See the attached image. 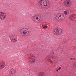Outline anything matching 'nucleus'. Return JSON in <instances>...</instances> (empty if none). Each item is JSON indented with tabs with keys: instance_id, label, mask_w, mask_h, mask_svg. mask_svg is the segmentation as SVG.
<instances>
[{
	"instance_id": "5",
	"label": "nucleus",
	"mask_w": 76,
	"mask_h": 76,
	"mask_svg": "<svg viewBox=\"0 0 76 76\" xmlns=\"http://www.w3.org/2000/svg\"><path fill=\"white\" fill-rule=\"evenodd\" d=\"M30 58L31 60L29 61L30 63H34L36 61L35 56L32 53L30 55Z\"/></svg>"
},
{
	"instance_id": "10",
	"label": "nucleus",
	"mask_w": 76,
	"mask_h": 76,
	"mask_svg": "<svg viewBox=\"0 0 76 76\" xmlns=\"http://www.w3.org/2000/svg\"><path fill=\"white\" fill-rule=\"evenodd\" d=\"M6 64L5 63H0V69H2L4 68L5 67Z\"/></svg>"
},
{
	"instance_id": "21",
	"label": "nucleus",
	"mask_w": 76,
	"mask_h": 76,
	"mask_svg": "<svg viewBox=\"0 0 76 76\" xmlns=\"http://www.w3.org/2000/svg\"><path fill=\"white\" fill-rule=\"evenodd\" d=\"M64 37V35H62L61 36V38H63Z\"/></svg>"
},
{
	"instance_id": "4",
	"label": "nucleus",
	"mask_w": 76,
	"mask_h": 76,
	"mask_svg": "<svg viewBox=\"0 0 76 76\" xmlns=\"http://www.w3.org/2000/svg\"><path fill=\"white\" fill-rule=\"evenodd\" d=\"M34 20L35 22H40L41 21V17L39 15H36L34 16Z\"/></svg>"
},
{
	"instance_id": "2",
	"label": "nucleus",
	"mask_w": 76,
	"mask_h": 76,
	"mask_svg": "<svg viewBox=\"0 0 76 76\" xmlns=\"http://www.w3.org/2000/svg\"><path fill=\"white\" fill-rule=\"evenodd\" d=\"M19 33L21 36H26L29 34V30L27 28H22L20 30Z\"/></svg>"
},
{
	"instance_id": "23",
	"label": "nucleus",
	"mask_w": 76,
	"mask_h": 76,
	"mask_svg": "<svg viewBox=\"0 0 76 76\" xmlns=\"http://www.w3.org/2000/svg\"><path fill=\"white\" fill-rule=\"evenodd\" d=\"M58 69H56V71H57V72L58 71Z\"/></svg>"
},
{
	"instance_id": "3",
	"label": "nucleus",
	"mask_w": 76,
	"mask_h": 76,
	"mask_svg": "<svg viewBox=\"0 0 76 76\" xmlns=\"http://www.w3.org/2000/svg\"><path fill=\"white\" fill-rule=\"evenodd\" d=\"M62 29L61 28H55L54 30V33L55 34L58 35L62 34Z\"/></svg>"
},
{
	"instance_id": "24",
	"label": "nucleus",
	"mask_w": 76,
	"mask_h": 76,
	"mask_svg": "<svg viewBox=\"0 0 76 76\" xmlns=\"http://www.w3.org/2000/svg\"><path fill=\"white\" fill-rule=\"evenodd\" d=\"M62 0H61V1H62Z\"/></svg>"
},
{
	"instance_id": "16",
	"label": "nucleus",
	"mask_w": 76,
	"mask_h": 76,
	"mask_svg": "<svg viewBox=\"0 0 76 76\" xmlns=\"http://www.w3.org/2000/svg\"><path fill=\"white\" fill-rule=\"evenodd\" d=\"M11 71L12 72L11 73H12V74H13V73H15L16 72V70L14 69H12V70H11Z\"/></svg>"
},
{
	"instance_id": "1",
	"label": "nucleus",
	"mask_w": 76,
	"mask_h": 76,
	"mask_svg": "<svg viewBox=\"0 0 76 76\" xmlns=\"http://www.w3.org/2000/svg\"><path fill=\"white\" fill-rule=\"evenodd\" d=\"M39 4L41 6L42 8H46L49 6L50 3L48 0H40L39 1Z\"/></svg>"
},
{
	"instance_id": "11",
	"label": "nucleus",
	"mask_w": 76,
	"mask_h": 76,
	"mask_svg": "<svg viewBox=\"0 0 76 76\" xmlns=\"http://www.w3.org/2000/svg\"><path fill=\"white\" fill-rule=\"evenodd\" d=\"M10 38H17V36L16 35H11L10 36Z\"/></svg>"
},
{
	"instance_id": "19",
	"label": "nucleus",
	"mask_w": 76,
	"mask_h": 76,
	"mask_svg": "<svg viewBox=\"0 0 76 76\" xmlns=\"http://www.w3.org/2000/svg\"><path fill=\"white\" fill-rule=\"evenodd\" d=\"M64 14L65 15H67V11H64Z\"/></svg>"
},
{
	"instance_id": "20",
	"label": "nucleus",
	"mask_w": 76,
	"mask_h": 76,
	"mask_svg": "<svg viewBox=\"0 0 76 76\" xmlns=\"http://www.w3.org/2000/svg\"><path fill=\"white\" fill-rule=\"evenodd\" d=\"M70 60H76V58H70Z\"/></svg>"
},
{
	"instance_id": "8",
	"label": "nucleus",
	"mask_w": 76,
	"mask_h": 76,
	"mask_svg": "<svg viewBox=\"0 0 76 76\" xmlns=\"http://www.w3.org/2000/svg\"><path fill=\"white\" fill-rule=\"evenodd\" d=\"M64 4L66 7H70L72 5V1L70 0L66 1L64 2Z\"/></svg>"
},
{
	"instance_id": "14",
	"label": "nucleus",
	"mask_w": 76,
	"mask_h": 76,
	"mask_svg": "<svg viewBox=\"0 0 76 76\" xmlns=\"http://www.w3.org/2000/svg\"><path fill=\"white\" fill-rule=\"evenodd\" d=\"M42 26L43 28L44 29H47V28H48V26H47V25L46 24H44L42 25Z\"/></svg>"
},
{
	"instance_id": "17",
	"label": "nucleus",
	"mask_w": 76,
	"mask_h": 76,
	"mask_svg": "<svg viewBox=\"0 0 76 76\" xmlns=\"http://www.w3.org/2000/svg\"><path fill=\"white\" fill-rule=\"evenodd\" d=\"M12 71H11L9 74V76H13V73H11Z\"/></svg>"
},
{
	"instance_id": "18",
	"label": "nucleus",
	"mask_w": 76,
	"mask_h": 76,
	"mask_svg": "<svg viewBox=\"0 0 76 76\" xmlns=\"http://www.w3.org/2000/svg\"><path fill=\"white\" fill-rule=\"evenodd\" d=\"M49 60L51 63H52V64H54V62H53V61L52 60H51L50 59H49Z\"/></svg>"
},
{
	"instance_id": "15",
	"label": "nucleus",
	"mask_w": 76,
	"mask_h": 76,
	"mask_svg": "<svg viewBox=\"0 0 76 76\" xmlns=\"http://www.w3.org/2000/svg\"><path fill=\"white\" fill-rule=\"evenodd\" d=\"M73 67L75 69H76V62L73 63Z\"/></svg>"
},
{
	"instance_id": "7",
	"label": "nucleus",
	"mask_w": 76,
	"mask_h": 76,
	"mask_svg": "<svg viewBox=\"0 0 76 76\" xmlns=\"http://www.w3.org/2000/svg\"><path fill=\"white\" fill-rule=\"evenodd\" d=\"M7 16V14L5 12H0V19L1 20H4L5 19L6 16Z\"/></svg>"
},
{
	"instance_id": "12",
	"label": "nucleus",
	"mask_w": 76,
	"mask_h": 76,
	"mask_svg": "<svg viewBox=\"0 0 76 76\" xmlns=\"http://www.w3.org/2000/svg\"><path fill=\"white\" fill-rule=\"evenodd\" d=\"M10 39L12 42H15L18 41V39L17 38H11Z\"/></svg>"
},
{
	"instance_id": "13",
	"label": "nucleus",
	"mask_w": 76,
	"mask_h": 76,
	"mask_svg": "<svg viewBox=\"0 0 76 76\" xmlns=\"http://www.w3.org/2000/svg\"><path fill=\"white\" fill-rule=\"evenodd\" d=\"M38 76H45V74L44 72H41L38 73Z\"/></svg>"
},
{
	"instance_id": "9",
	"label": "nucleus",
	"mask_w": 76,
	"mask_h": 76,
	"mask_svg": "<svg viewBox=\"0 0 76 76\" xmlns=\"http://www.w3.org/2000/svg\"><path fill=\"white\" fill-rule=\"evenodd\" d=\"M69 19L71 20L76 21V15H71L69 17Z\"/></svg>"
},
{
	"instance_id": "25",
	"label": "nucleus",
	"mask_w": 76,
	"mask_h": 76,
	"mask_svg": "<svg viewBox=\"0 0 76 76\" xmlns=\"http://www.w3.org/2000/svg\"><path fill=\"white\" fill-rule=\"evenodd\" d=\"M53 61H54L53 60Z\"/></svg>"
},
{
	"instance_id": "22",
	"label": "nucleus",
	"mask_w": 76,
	"mask_h": 76,
	"mask_svg": "<svg viewBox=\"0 0 76 76\" xmlns=\"http://www.w3.org/2000/svg\"><path fill=\"white\" fill-rule=\"evenodd\" d=\"M58 70H60L61 69V67H59L58 68Z\"/></svg>"
},
{
	"instance_id": "6",
	"label": "nucleus",
	"mask_w": 76,
	"mask_h": 76,
	"mask_svg": "<svg viewBox=\"0 0 76 76\" xmlns=\"http://www.w3.org/2000/svg\"><path fill=\"white\" fill-rule=\"evenodd\" d=\"M56 19L57 20H63L64 19V16L60 14H58L56 15Z\"/></svg>"
}]
</instances>
